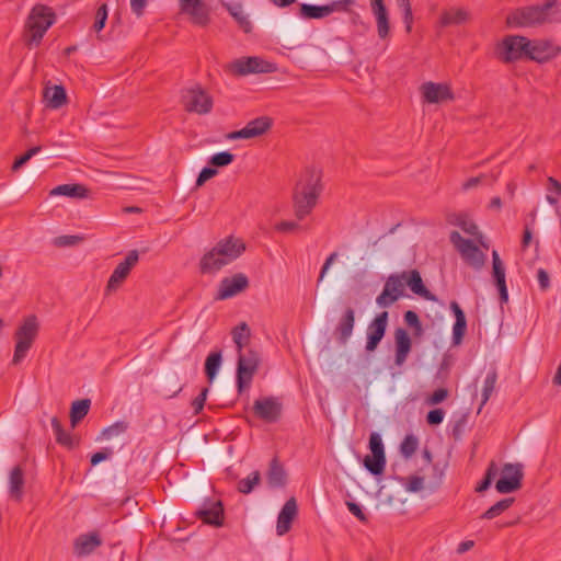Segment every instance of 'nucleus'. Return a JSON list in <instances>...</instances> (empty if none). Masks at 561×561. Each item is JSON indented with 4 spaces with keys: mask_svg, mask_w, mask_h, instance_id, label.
<instances>
[{
    "mask_svg": "<svg viewBox=\"0 0 561 561\" xmlns=\"http://www.w3.org/2000/svg\"><path fill=\"white\" fill-rule=\"evenodd\" d=\"M321 192V171L307 168L297 182L293 195L295 215L299 220L311 213Z\"/></svg>",
    "mask_w": 561,
    "mask_h": 561,
    "instance_id": "nucleus-1",
    "label": "nucleus"
},
{
    "mask_svg": "<svg viewBox=\"0 0 561 561\" xmlns=\"http://www.w3.org/2000/svg\"><path fill=\"white\" fill-rule=\"evenodd\" d=\"M496 478L495 491H517L522 488L524 466L519 462L504 463L499 469L497 465L491 461L483 478L476 485L474 491H488Z\"/></svg>",
    "mask_w": 561,
    "mask_h": 561,
    "instance_id": "nucleus-2",
    "label": "nucleus"
},
{
    "mask_svg": "<svg viewBox=\"0 0 561 561\" xmlns=\"http://www.w3.org/2000/svg\"><path fill=\"white\" fill-rule=\"evenodd\" d=\"M244 251L243 241L233 237L225 238L202 256L199 271L202 274L216 273L238 259Z\"/></svg>",
    "mask_w": 561,
    "mask_h": 561,
    "instance_id": "nucleus-3",
    "label": "nucleus"
},
{
    "mask_svg": "<svg viewBox=\"0 0 561 561\" xmlns=\"http://www.w3.org/2000/svg\"><path fill=\"white\" fill-rule=\"evenodd\" d=\"M377 500L376 507L405 515L421 513L430 505L425 502L428 493H368Z\"/></svg>",
    "mask_w": 561,
    "mask_h": 561,
    "instance_id": "nucleus-4",
    "label": "nucleus"
},
{
    "mask_svg": "<svg viewBox=\"0 0 561 561\" xmlns=\"http://www.w3.org/2000/svg\"><path fill=\"white\" fill-rule=\"evenodd\" d=\"M551 11L549 3L519 7L506 15L505 23L511 28L537 27L552 22Z\"/></svg>",
    "mask_w": 561,
    "mask_h": 561,
    "instance_id": "nucleus-5",
    "label": "nucleus"
},
{
    "mask_svg": "<svg viewBox=\"0 0 561 561\" xmlns=\"http://www.w3.org/2000/svg\"><path fill=\"white\" fill-rule=\"evenodd\" d=\"M55 22L56 13L50 7L42 3L35 4L26 20L25 44L28 47L38 46L45 33Z\"/></svg>",
    "mask_w": 561,
    "mask_h": 561,
    "instance_id": "nucleus-6",
    "label": "nucleus"
},
{
    "mask_svg": "<svg viewBox=\"0 0 561 561\" xmlns=\"http://www.w3.org/2000/svg\"><path fill=\"white\" fill-rule=\"evenodd\" d=\"M39 331V323L34 314L24 318L14 333L15 347L12 364L18 365L27 355Z\"/></svg>",
    "mask_w": 561,
    "mask_h": 561,
    "instance_id": "nucleus-7",
    "label": "nucleus"
},
{
    "mask_svg": "<svg viewBox=\"0 0 561 561\" xmlns=\"http://www.w3.org/2000/svg\"><path fill=\"white\" fill-rule=\"evenodd\" d=\"M529 38L523 35H506L495 46V56L503 64L527 60Z\"/></svg>",
    "mask_w": 561,
    "mask_h": 561,
    "instance_id": "nucleus-8",
    "label": "nucleus"
},
{
    "mask_svg": "<svg viewBox=\"0 0 561 561\" xmlns=\"http://www.w3.org/2000/svg\"><path fill=\"white\" fill-rule=\"evenodd\" d=\"M260 363V354L254 350L249 348L238 354L236 383L239 394L250 388Z\"/></svg>",
    "mask_w": 561,
    "mask_h": 561,
    "instance_id": "nucleus-9",
    "label": "nucleus"
},
{
    "mask_svg": "<svg viewBox=\"0 0 561 561\" xmlns=\"http://www.w3.org/2000/svg\"><path fill=\"white\" fill-rule=\"evenodd\" d=\"M229 70L234 76L244 77L251 73H272L276 65L257 56L241 57L229 65Z\"/></svg>",
    "mask_w": 561,
    "mask_h": 561,
    "instance_id": "nucleus-10",
    "label": "nucleus"
},
{
    "mask_svg": "<svg viewBox=\"0 0 561 561\" xmlns=\"http://www.w3.org/2000/svg\"><path fill=\"white\" fill-rule=\"evenodd\" d=\"M182 102L187 112L207 114L213 108L211 96L198 84L182 91Z\"/></svg>",
    "mask_w": 561,
    "mask_h": 561,
    "instance_id": "nucleus-11",
    "label": "nucleus"
},
{
    "mask_svg": "<svg viewBox=\"0 0 561 561\" xmlns=\"http://www.w3.org/2000/svg\"><path fill=\"white\" fill-rule=\"evenodd\" d=\"M205 525L221 527L225 524V507L220 499L206 497L194 513Z\"/></svg>",
    "mask_w": 561,
    "mask_h": 561,
    "instance_id": "nucleus-12",
    "label": "nucleus"
},
{
    "mask_svg": "<svg viewBox=\"0 0 561 561\" xmlns=\"http://www.w3.org/2000/svg\"><path fill=\"white\" fill-rule=\"evenodd\" d=\"M405 286L404 272L390 274L382 291L376 298V304L381 308L390 307L400 297L404 296Z\"/></svg>",
    "mask_w": 561,
    "mask_h": 561,
    "instance_id": "nucleus-13",
    "label": "nucleus"
},
{
    "mask_svg": "<svg viewBox=\"0 0 561 561\" xmlns=\"http://www.w3.org/2000/svg\"><path fill=\"white\" fill-rule=\"evenodd\" d=\"M252 411L257 419L275 423L282 416L283 404L275 397H264L254 401Z\"/></svg>",
    "mask_w": 561,
    "mask_h": 561,
    "instance_id": "nucleus-14",
    "label": "nucleus"
},
{
    "mask_svg": "<svg viewBox=\"0 0 561 561\" xmlns=\"http://www.w3.org/2000/svg\"><path fill=\"white\" fill-rule=\"evenodd\" d=\"M272 124V118L260 116L250 121L243 128L228 133L226 138L229 140L255 138L270 130Z\"/></svg>",
    "mask_w": 561,
    "mask_h": 561,
    "instance_id": "nucleus-15",
    "label": "nucleus"
},
{
    "mask_svg": "<svg viewBox=\"0 0 561 561\" xmlns=\"http://www.w3.org/2000/svg\"><path fill=\"white\" fill-rule=\"evenodd\" d=\"M560 48L548 39H529L527 60L545 64L557 57Z\"/></svg>",
    "mask_w": 561,
    "mask_h": 561,
    "instance_id": "nucleus-16",
    "label": "nucleus"
},
{
    "mask_svg": "<svg viewBox=\"0 0 561 561\" xmlns=\"http://www.w3.org/2000/svg\"><path fill=\"white\" fill-rule=\"evenodd\" d=\"M139 253L131 250L127 253L125 260L121 262L113 271L106 284V291H114L122 286L128 277L131 268L138 263Z\"/></svg>",
    "mask_w": 561,
    "mask_h": 561,
    "instance_id": "nucleus-17",
    "label": "nucleus"
},
{
    "mask_svg": "<svg viewBox=\"0 0 561 561\" xmlns=\"http://www.w3.org/2000/svg\"><path fill=\"white\" fill-rule=\"evenodd\" d=\"M249 287V278L243 273H237L231 277H225L218 285L216 300H226L244 291Z\"/></svg>",
    "mask_w": 561,
    "mask_h": 561,
    "instance_id": "nucleus-18",
    "label": "nucleus"
},
{
    "mask_svg": "<svg viewBox=\"0 0 561 561\" xmlns=\"http://www.w3.org/2000/svg\"><path fill=\"white\" fill-rule=\"evenodd\" d=\"M182 13L191 18L193 24L207 26L210 22V8L203 0H179Z\"/></svg>",
    "mask_w": 561,
    "mask_h": 561,
    "instance_id": "nucleus-19",
    "label": "nucleus"
},
{
    "mask_svg": "<svg viewBox=\"0 0 561 561\" xmlns=\"http://www.w3.org/2000/svg\"><path fill=\"white\" fill-rule=\"evenodd\" d=\"M389 314L387 311L378 313L368 324L366 351L374 352L383 339L388 325Z\"/></svg>",
    "mask_w": 561,
    "mask_h": 561,
    "instance_id": "nucleus-20",
    "label": "nucleus"
},
{
    "mask_svg": "<svg viewBox=\"0 0 561 561\" xmlns=\"http://www.w3.org/2000/svg\"><path fill=\"white\" fill-rule=\"evenodd\" d=\"M298 503L295 496H290L280 508L276 520L277 536H284L293 528L294 522L298 517Z\"/></svg>",
    "mask_w": 561,
    "mask_h": 561,
    "instance_id": "nucleus-21",
    "label": "nucleus"
},
{
    "mask_svg": "<svg viewBox=\"0 0 561 561\" xmlns=\"http://www.w3.org/2000/svg\"><path fill=\"white\" fill-rule=\"evenodd\" d=\"M420 90L424 101L431 104L454 100V93L446 83L428 81L424 82Z\"/></svg>",
    "mask_w": 561,
    "mask_h": 561,
    "instance_id": "nucleus-22",
    "label": "nucleus"
},
{
    "mask_svg": "<svg viewBox=\"0 0 561 561\" xmlns=\"http://www.w3.org/2000/svg\"><path fill=\"white\" fill-rule=\"evenodd\" d=\"M404 272L405 285L410 290L428 301H437V297L425 286L421 273L413 268Z\"/></svg>",
    "mask_w": 561,
    "mask_h": 561,
    "instance_id": "nucleus-23",
    "label": "nucleus"
},
{
    "mask_svg": "<svg viewBox=\"0 0 561 561\" xmlns=\"http://www.w3.org/2000/svg\"><path fill=\"white\" fill-rule=\"evenodd\" d=\"M102 538L96 531L82 534L73 541V553L79 558L89 556L102 546Z\"/></svg>",
    "mask_w": 561,
    "mask_h": 561,
    "instance_id": "nucleus-24",
    "label": "nucleus"
},
{
    "mask_svg": "<svg viewBox=\"0 0 561 561\" xmlns=\"http://www.w3.org/2000/svg\"><path fill=\"white\" fill-rule=\"evenodd\" d=\"M492 275L499 290L500 301L501 304H506L508 301V291L505 280V267L496 251L492 253Z\"/></svg>",
    "mask_w": 561,
    "mask_h": 561,
    "instance_id": "nucleus-25",
    "label": "nucleus"
},
{
    "mask_svg": "<svg viewBox=\"0 0 561 561\" xmlns=\"http://www.w3.org/2000/svg\"><path fill=\"white\" fill-rule=\"evenodd\" d=\"M355 325V311L347 307L334 330V335L340 344L345 345L353 334Z\"/></svg>",
    "mask_w": 561,
    "mask_h": 561,
    "instance_id": "nucleus-26",
    "label": "nucleus"
},
{
    "mask_svg": "<svg viewBox=\"0 0 561 561\" xmlns=\"http://www.w3.org/2000/svg\"><path fill=\"white\" fill-rule=\"evenodd\" d=\"M266 480L271 489H283L286 486L287 472L276 456L270 462Z\"/></svg>",
    "mask_w": 561,
    "mask_h": 561,
    "instance_id": "nucleus-27",
    "label": "nucleus"
},
{
    "mask_svg": "<svg viewBox=\"0 0 561 561\" xmlns=\"http://www.w3.org/2000/svg\"><path fill=\"white\" fill-rule=\"evenodd\" d=\"M396 356L394 362L398 366L402 365L409 353L411 352L412 341L408 331L403 328H398L394 331Z\"/></svg>",
    "mask_w": 561,
    "mask_h": 561,
    "instance_id": "nucleus-28",
    "label": "nucleus"
},
{
    "mask_svg": "<svg viewBox=\"0 0 561 561\" xmlns=\"http://www.w3.org/2000/svg\"><path fill=\"white\" fill-rule=\"evenodd\" d=\"M450 309L455 316V323L453 325V344L459 345L467 331L466 313L456 301L450 302Z\"/></svg>",
    "mask_w": 561,
    "mask_h": 561,
    "instance_id": "nucleus-29",
    "label": "nucleus"
},
{
    "mask_svg": "<svg viewBox=\"0 0 561 561\" xmlns=\"http://www.w3.org/2000/svg\"><path fill=\"white\" fill-rule=\"evenodd\" d=\"M222 7L230 13V15L236 20L239 27L244 33H250L252 31V23L249 20V16L243 12L242 4L239 2H224Z\"/></svg>",
    "mask_w": 561,
    "mask_h": 561,
    "instance_id": "nucleus-30",
    "label": "nucleus"
},
{
    "mask_svg": "<svg viewBox=\"0 0 561 561\" xmlns=\"http://www.w3.org/2000/svg\"><path fill=\"white\" fill-rule=\"evenodd\" d=\"M89 190L83 184H61L54 187L50 192V196H67L73 198L88 197Z\"/></svg>",
    "mask_w": 561,
    "mask_h": 561,
    "instance_id": "nucleus-31",
    "label": "nucleus"
},
{
    "mask_svg": "<svg viewBox=\"0 0 561 561\" xmlns=\"http://www.w3.org/2000/svg\"><path fill=\"white\" fill-rule=\"evenodd\" d=\"M44 98L47 101V105L50 108H59L67 103V92L62 85H54L46 88L44 91Z\"/></svg>",
    "mask_w": 561,
    "mask_h": 561,
    "instance_id": "nucleus-32",
    "label": "nucleus"
},
{
    "mask_svg": "<svg viewBox=\"0 0 561 561\" xmlns=\"http://www.w3.org/2000/svg\"><path fill=\"white\" fill-rule=\"evenodd\" d=\"M469 19V13L463 9H450L444 11L439 19V25L447 27L451 25H461Z\"/></svg>",
    "mask_w": 561,
    "mask_h": 561,
    "instance_id": "nucleus-33",
    "label": "nucleus"
},
{
    "mask_svg": "<svg viewBox=\"0 0 561 561\" xmlns=\"http://www.w3.org/2000/svg\"><path fill=\"white\" fill-rule=\"evenodd\" d=\"M51 427L56 436V442L69 449L79 445V440L67 433L57 416L51 419Z\"/></svg>",
    "mask_w": 561,
    "mask_h": 561,
    "instance_id": "nucleus-34",
    "label": "nucleus"
},
{
    "mask_svg": "<svg viewBox=\"0 0 561 561\" xmlns=\"http://www.w3.org/2000/svg\"><path fill=\"white\" fill-rule=\"evenodd\" d=\"M90 407V399H80L72 402L69 414L72 427H76L77 424L87 416Z\"/></svg>",
    "mask_w": 561,
    "mask_h": 561,
    "instance_id": "nucleus-35",
    "label": "nucleus"
},
{
    "mask_svg": "<svg viewBox=\"0 0 561 561\" xmlns=\"http://www.w3.org/2000/svg\"><path fill=\"white\" fill-rule=\"evenodd\" d=\"M222 362L221 351H215L208 354L205 360V375L209 382H213L217 377Z\"/></svg>",
    "mask_w": 561,
    "mask_h": 561,
    "instance_id": "nucleus-36",
    "label": "nucleus"
},
{
    "mask_svg": "<svg viewBox=\"0 0 561 561\" xmlns=\"http://www.w3.org/2000/svg\"><path fill=\"white\" fill-rule=\"evenodd\" d=\"M231 335L238 354L243 352V347L248 343L251 335L249 325L245 322H241L232 329Z\"/></svg>",
    "mask_w": 561,
    "mask_h": 561,
    "instance_id": "nucleus-37",
    "label": "nucleus"
},
{
    "mask_svg": "<svg viewBox=\"0 0 561 561\" xmlns=\"http://www.w3.org/2000/svg\"><path fill=\"white\" fill-rule=\"evenodd\" d=\"M299 15L307 20H319L323 19L328 15V10L325 4L324 5H317V4H309V3H302L299 8Z\"/></svg>",
    "mask_w": 561,
    "mask_h": 561,
    "instance_id": "nucleus-38",
    "label": "nucleus"
},
{
    "mask_svg": "<svg viewBox=\"0 0 561 561\" xmlns=\"http://www.w3.org/2000/svg\"><path fill=\"white\" fill-rule=\"evenodd\" d=\"M496 380H497V371L495 368H492L491 370L488 371L484 382H483L482 399H481L479 412L481 411L482 407L489 401L490 397L492 396V393L495 389Z\"/></svg>",
    "mask_w": 561,
    "mask_h": 561,
    "instance_id": "nucleus-39",
    "label": "nucleus"
},
{
    "mask_svg": "<svg viewBox=\"0 0 561 561\" xmlns=\"http://www.w3.org/2000/svg\"><path fill=\"white\" fill-rule=\"evenodd\" d=\"M364 466L371 474L379 476L385 470L386 456L367 455L364 459Z\"/></svg>",
    "mask_w": 561,
    "mask_h": 561,
    "instance_id": "nucleus-40",
    "label": "nucleus"
},
{
    "mask_svg": "<svg viewBox=\"0 0 561 561\" xmlns=\"http://www.w3.org/2000/svg\"><path fill=\"white\" fill-rule=\"evenodd\" d=\"M515 502L514 497H505L501 501L496 502L494 505H492L489 510H486L482 515L481 518L485 519H493L494 517L501 515L503 512L508 510Z\"/></svg>",
    "mask_w": 561,
    "mask_h": 561,
    "instance_id": "nucleus-41",
    "label": "nucleus"
},
{
    "mask_svg": "<svg viewBox=\"0 0 561 561\" xmlns=\"http://www.w3.org/2000/svg\"><path fill=\"white\" fill-rule=\"evenodd\" d=\"M24 485V470L21 466L12 468L9 474V488L10 491H22Z\"/></svg>",
    "mask_w": 561,
    "mask_h": 561,
    "instance_id": "nucleus-42",
    "label": "nucleus"
},
{
    "mask_svg": "<svg viewBox=\"0 0 561 561\" xmlns=\"http://www.w3.org/2000/svg\"><path fill=\"white\" fill-rule=\"evenodd\" d=\"M419 439L413 434L404 437L400 445V453L404 458H410L417 449Z\"/></svg>",
    "mask_w": 561,
    "mask_h": 561,
    "instance_id": "nucleus-43",
    "label": "nucleus"
},
{
    "mask_svg": "<svg viewBox=\"0 0 561 561\" xmlns=\"http://www.w3.org/2000/svg\"><path fill=\"white\" fill-rule=\"evenodd\" d=\"M234 160V154L229 151H220L213 154L209 159V164L217 168H224L232 163Z\"/></svg>",
    "mask_w": 561,
    "mask_h": 561,
    "instance_id": "nucleus-44",
    "label": "nucleus"
},
{
    "mask_svg": "<svg viewBox=\"0 0 561 561\" xmlns=\"http://www.w3.org/2000/svg\"><path fill=\"white\" fill-rule=\"evenodd\" d=\"M355 4V0H334L327 3L328 15L333 12H352V7Z\"/></svg>",
    "mask_w": 561,
    "mask_h": 561,
    "instance_id": "nucleus-45",
    "label": "nucleus"
},
{
    "mask_svg": "<svg viewBox=\"0 0 561 561\" xmlns=\"http://www.w3.org/2000/svg\"><path fill=\"white\" fill-rule=\"evenodd\" d=\"M260 481H261L260 471H253L247 478L241 479L238 482L237 491H252V489L254 486H256L260 483Z\"/></svg>",
    "mask_w": 561,
    "mask_h": 561,
    "instance_id": "nucleus-46",
    "label": "nucleus"
},
{
    "mask_svg": "<svg viewBox=\"0 0 561 561\" xmlns=\"http://www.w3.org/2000/svg\"><path fill=\"white\" fill-rule=\"evenodd\" d=\"M42 151L41 146H35L30 148L26 152L21 154L19 158L15 159V161L12 164V171L20 170L24 164H26L31 158H33L35 154L39 153Z\"/></svg>",
    "mask_w": 561,
    "mask_h": 561,
    "instance_id": "nucleus-47",
    "label": "nucleus"
},
{
    "mask_svg": "<svg viewBox=\"0 0 561 561\" xmlns=\"http://www.w3.org/2000/svg\"><path fill=\"white\" fill-rule=\"evenodd\" d=\"M449 222L458 225L468 234L477 236L479 233L478 226L473 221L468 220L465 215H457L456 221L449 220Z\"/></svg>",
    "mask_w": 561,
    "mask_h": 561,
    "instance_id": "nucleus-48",
    "label": "nucleus"
},
{
    "mask_svg": "<svg viewBox=\"0 0 561 561\" xmlns=\"http://www.w3.org/2000/svg\"><path fill=\"white\" fill-rule=\"evenodd\" d=\"M369 449H370V455L386 456L382 438L379 433L374 432L370 434Z\"/></svg>",
    "mask_w": 561,
    "mask_h": 561,
    "instance_id": "nucleus-49",
    "label": "nucleus"
},
{
    "mask_svg": "<svg viewBox=\"0 0 561 561\" xmlns=\"http://www.w3.org/2000/svg\"><path fill=\"white\" fill-rule=\"evenodd\" d=\"M107 20V5L105 3L101 4L95 13V20L93 23V30L95 32H100L104 28Z\"/></svg>",
    "mask_w": 561,
    "mask_h": 561,
    "instance_id": "nucleus-50",
    "label": "nucleus"
},
{
    "mask_svg": "<svg viewBox=\"0 0 561 561\" xmlns=\"http://www.w3.org/2000/svg\"><path fill=\"white\" fill-rule=\"evenodd\" d=\"M463 259L474 268L479 270L484 264V254L477 247V251L472 250L463 255Z\"/></svg>",
    "mask_w": 561,
    "mask_h": 561,
    "instance_id": "nucleus-51",
    "label": "nucleus"
},
{
    "mask_svg": "<svg viewBox=\"0 0 561 561\" xmlns=\"http://www.w3.org/2000/svg\"><path fill=\"white\" fill-rule=\"evenodd\" d=\"M127 427H128V425L126 422L118 421V422L110 425L108 427L104 428L102 432V435L105 438H112L114 436L125 433Z\"/></svg>",
    "mask_w": 561,
    "mask_h": 561,
    "instance_id": "nucleus-52",
    "label": "nucleus"
},
{
    "mask_svg": "<svg viewBox=\"0 0 561 561\" xmlns=\"http://www.w3.org/2000/svg\"><path fill=\"white\" fill-rule=\"evenodd\" d=\"M345 504L348 508V511L355 516L357 517L360 522H366L367 520V517L362 508V506L355 502L354 500L351 499V494L347 493V499L345 500Z\"/></svg>",
    "mask_w": 561,
    "mask_h": 561,
    "instance_id": "nucleus-53",
    "label": "nucleus"
},
{
    "mask_svg": "<svg viewBox=\"0 0 561 561\" xmlns=\"http://www.w3.org/2000/svg\"><path fill=\"white\" fill-rule=\"evenodd\" d=\"M378 36L385 39L390 33L389 14L376 18Z\"/></svg>",
    "mask_w": 561,
    "mask_h": 561,
    "instance_id": "nucleus-54",
    "label": "nucleus"
},
{
    "mask_svg": "<svg viewBox=\"0 0 561 561\" xmlns=\"http://www.w3.org/2000/svg\"><path fill=\"white\" fill-rule=\"evenodd\" d=\"M82 241V237L79 236H59L55 238L54 244L59 248L72 247Z\"/></svg>",
    "mask_w": 561,
    "mask_h": 561,
    "instance_id": "nucleus-55",
    "label": "nucleus"
},
{
    "mask_svg": "<svg viewBox=\"0 0 561 561\" xmlns=\"http://www.w3.org/2000/svg\"><path fill=\"white\" fill-rule=\"evenodd\" d=\"M445 416V411L440 408L433 409L427 412L426 414V422L431 426H437L439 425Z\"/></svg>",
    "mask_w": 561,
    "mask_h": 561,
    "instance_id": "nucleus-56",
    "label": "nucleus"
},
{
    "mask_svg": "<svg viewBox=\"0 0 561 561\" xmlns=\"http://www.w3.org/2000/svg\"><path fill=\"white\" fill-rule=\"evenodd\" d=\"M218 173L217 169H215L214 167H204L197 179H196V183H195V186L196 187H199L202 185H204V183L208 180H210L211 178H214L216 174Z\"/></svg>",
    "mask_w": 561,
    "mask_h": 561,
    "instance_id": "nucleus-57",
    "label": "nucleus"
},
{
    "mask_svg": "<svg viewBox=\"0 0 561 561\" xmlns=\"http://www.w3.org/2000/svg\"><path fill=\"white\" fill-rule=\"evenodd\" d=\"M209 389L207 387L203 388L199 394L192 401V408L194 409V414H199L203 410L207 394Z\"/></svg>",
    "mask_w": 561,
    "mask_h": 561,
    "instance_id": "nucleus-58",
    "label": "nucleus"
},
{
    "mask_svg": "<svg viewBox=\"0 0 561 561\" xmlns=\"http://www.w3.org/2000/svg\"><path fill=\"white\" fill-rule=\"evenodd\" d=\"M448 394L446 388H438L427 398L426 402L431 405L439 404L447 399Z\"/></svg>",
    "mask_w": 561,
    "mask_h": 561,
    "instance_id": "nucleus-59",
    "label": "nucleus"
},
{
    "mask_svg": "<svg viewBox=\"0 0 561 561\" xmlns=\"http://www.w3.org/2000/svg\"><path fill=\"white\" fill-rule=\"evenodd\" d=\"M113 455L112 448H103L100 451L94 453L91 455L90 463L91 466H96L100 462L107 460Z\"/></svg>",
    "mask_w": 561,
    "mask_h": 561,
    "instance_id": "nucleus-60",
    "label": "nucleus"
},
{
    "mask_svg": "<svg viewBox=\"0 0 561 561\" xmlns=\"http://www.w3.org/2000/svg\"><path fill=\"white\" fill-rule=\"evenodd\" d=\"M370 8L375 18L383 16L388 14V9L383 0H370Z\"/></svg>",
    "mask_w": 561,
    "mask_h": 561,
    "instance_id": "nucleus-61",
    "label": "nucleus"
},
{
    "mask_svg": "<svg viewBox=\"0 0 561 561\" xmlns=\"http://www.w3.org/2000/svg\"><path fill=\"white\" fill-rule=\"evenodd\" d=\"M37 171L36 170H28L26 171L21 180L18 182L16 186L19 190L26 188L30 183L35 179Z\"/></svg>",
    "mask_w": 561,
    "mask_h": 561,
    "instance_id": "nucleus-62",
    "label": "nucleus"
},
{
    "mask_svg": "<svg viewBox=\"0 0 561 561\" xmlns=\"http://www.w3.org/2000/svg\"><path fill=\"white\" fill-rule=\"evenodd\" d=\"M424 488V477L412 476L410 478L407 491H422Z\"/></svg>",
    "mask_w": 561,
    "mask_h": 561,
    "instance_id": "nucleus-63",
    "label": "nucleus"
},
{
    "mask_svg": "<svg viewBox=\"0 0 561 561\" xmlns=\"http://www.w3.org/2000/svg\"><path fill=\"white\" fill-rule=\"evenodd\" d=\"M537 279L541 290H547L550 287V277L546 270L539 268L537 272Z\"/></svg>",
    "mask_w": 561,
    "mask_h": 561,
    "instance_id": "nucleus-64",
    "label": "nucleus"
}]
</instances>
